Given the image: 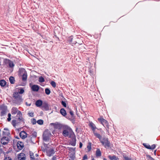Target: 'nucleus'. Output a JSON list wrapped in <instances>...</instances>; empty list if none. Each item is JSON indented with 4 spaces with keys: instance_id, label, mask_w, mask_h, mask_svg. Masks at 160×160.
<instances>
[{
    "instance_id": "23",
    "label": "nucleus",
    "mask_w": 160,
    "mask_h": 160,
    "mask_svg": "<svg viewBox=\"0 0 160 160\" xmlns=\"http://www.w3.org/2000/svg\"><path fill=\"white\" fill-rule=\"evenodd\" d=\"M18 122L16 120H13L12 121V124L14 127H15L18 124Z\"/></svg>"
},
{
    "instance_id": "21",
    "label": "nucleus",
    "mask_w": 160,
    "mask_h": 160,
    "mask_svg": "<svg viewBox=\"0 0 160 160\" xmlns=\"http://www.w3.org/2000/svg\"><path fill=\"white\" fill-rule=\"evenodd\" d=\"M60 112L62 115L65 116L66 115V112L65 110L63 108L61 109L60 110Z\"/></svg>"
},
{
    "instance_id": "33",
    "label": "nucleus",
    "mask_w": 160,
    "mask_h": 160,
    "mask_svg": "<svg viewBox=\"0 0 160 160\" xmlns=\"http://www.w3.org/2000/svg\"><path fill=\"white\" fill-rule=\"evenodd\" d=\"M156 147V145L155 144H153L151 146H150L149 149H153Z\"/></svg>"
},
{
    "instance_id": "40",
    "label": "nucleus",
    "mask_w": 160,
    "mask_h": 160,
    "mask_svg": "<svg viewBox=\"0 0 160 160\" xmlns=\"http://www.w3.org/2000/svg\"><path fill=\"white\" fill-rule=\"evenodd\" d=\"M89 151H90L91 149V145H88L87 147Z\"/></svg>"
},
{
    "instance_id": "30",
    "label": "nucleus",
    "mask_w": 160,
    "mask_h": 160,
    "mask_svg": "<svg viewBox=\"0 0 160 160\" xmlns=\"http://www.w3.org/2000/svg\"><path fill=\"white\" fill-rule=\"evenodd\" d=\"M143 145L146 148L148 149H149V148H150V145L148 144H146V143H143Z\"/></svg>"
},
{
    "instance_id": "46",
    "label": "nucleus",
    "mask_w": 160,
    "mask_h": 160,
    "mask_svg": "<svg viewBox=\"0 0 160 160\" xmlns=\"http://www.w3.org/2000/svg\"><path fill=\"white\" fill-rule=\"evenodd\" d=\"M70 114L72 115V116H73V112L71 111L70 112Z\"/></svg>"
},
{
    "instance_id": "57",
    "label": "nucleus",
    "mask_w": 160,
    "mask_h": 160,
    "mask_svg": "<svg viewBox=\"0 0 160 160\" xmlns=\"http://www.w3.org/2000/svg\"><path fill=\"white\" fill-rule=\"evenodd\" d=\"M150 157V158H151L152 159V157Z\"/></svg>"
},
{
    "instance_id": "53",
    "label": "nucleus",
    "mask_w": 160,
    "mask_h": 160,
    "mask_svg": "<svg viewBox=\"0 0 160 160\" xmlns=\"http://www.w3.org/2000/svg\"><path fill=\"white\" fill-rule=\"evenodd\" d=\"M75 143H73V144H72V145L73 146H75Z\"/></svg>"
},
{
    "instance_id": "5",
    "label": "nucleus",
    "mask_w": 160,
    "mask_h": 160,
    "mask_svg": "<svg viewBox=\"0 0 160 160\" xmlns=\"http://www.w3.org/2000/svg\"><path fill=\"white\" fill-rule=\"evenodd\" d=\"M10 138V137H8L4 136L1 139V143L3 145L6 144L9 142Z\"/></svg>"
},
{
    "instance_id": "45",
    "label": "nucleus",
    "mask_w": 160,
    "mask_h": 160,
    "mask_svg": "<svg viewBox=\"0 0 160 160\" xmlns=\"http://www.w3.org/2000/svg\"><path fill=\"white\" fill-rule=\"evenodd\" d=\"M11 120V117H8V118H7V120L8 121H10Z\"/></svg>"
},
{
    "instance_id": "10",
    "label": "nucleus",
    "mask_w": 160,
    "mask_h": 160,
    "mask_svg": "<svg viewBox=\"0 0 160 160\" xmlns=\"http://www.w3.org/2000/svg\"><path fill=\"white\" fill-rule=\"evenodd\" d=\"M18 148L19 150H22L24 147V144L23 142H21L18 141L17 143Z\"/></svg>"
},
{
    "instance_id": "27",
    "label": "nucleus",
    "mask_w": 160,
    "mask_h": 160,
    "mask_svg": "<svg viewBox=\"0 0 160 160\" xmlns=\"http://www.w3.org/2000/svg\"><path fill=\"white\" fill-rule=\"evenodd\" d=\"M45 92L46 94L47 95H49L50 93V90L48 88H46L45 89Z\"/></svg>"
},
{
    "instance_id": "18",
    "label": "nucleus",
    "mask_w": 160,
    "mask_h": 160,
    "mask_svg": "<svg viewBox=\"0 0 160 160\" xmlns=\"http://www.w3.org/2000/svg\"><path fill=\"white\" fill-rule=\"evenodd\" d=\"M108 158L111 160H119L118 158L115 155H113L112 156L109 155V156H108Z\"/></svg>"
},
{
    "instance_id": "42",
    "label": "nucleus",
    "mask_w": 160,
    "mask_h": 160,
    "mask_svg": "<svg viewBox=\"0 0 160 160\" xmlns=\"http://www.w3.org/2000/svg\"><path fill=\"white\" fill-rule=\"evenodd\" d=\"M88 159V157L86 155H85L83 157V160H85Z\"/></svg>"
},
{
    "instance_id": "41",
    "label": "nucleus",
    "mask_w": 160,
    "mask_h": 160,
    "mask_svg": "<svg viewBox=\"0 0 160 160\" xmlns=\"http://www.w3.org/2000/svg\"><path fill=\"white\" fill-rule=\"evenodd\" d=\"M124 158L125 160H131L128 157H124Z\"/></svg>"
},
{
    "instance_id": "55",
    "label": "nucleus",
    "mask_w": 160,
    "mask_h": 160,
    "mask_svg": "<svg viewBox=\"0 0 160 160\" xmlns=\"http://www.w3.org/2000/svg\"><path fill=\"white\" fill-rule=\"evenodd\" d=\"M103 160H107V159H106V158H104L103 159Z\"/></svg>"
},
{
    "instance_id": "2",
    "label": "nucleus",
    "mask_w": 160,
    "mask_h": 160,
    "mask_svg": "<svg viewBox=\"0 0 160 160\" xmlns=\"http://www.w3.org/2000/svg\"><path fill=\"white\" fill-rule=\"evenodd\" d=\"M101 143L103 145L105 148H108L110 147V142L108 141L107 138H103L100 140Z\"/></svg>"
},
{
    "instance_id": "28",
    "label": "nucleus",
    "mask_w": 160,
    "mask_h": 160,
    "mask_svg": "<svg viewBox=\"0 0 160 160\" xmlns=\"http://www.w3.org/2000/svg\"><path fill=\"white\" fill-rule=\"evenodd\" d=\"M37 123L39 125H41L43 124V120L41 119H40L37 121Z\"/></svg>"
},
{
    "instance_id": "34",
    "label": "nucleus",
    "mask_w": 160,
    "mask_h": 160,
    "mask_svg": "<svg viewBox=\"0 0 160 160\" xmlns=\"http://www.w3.org/2000/svg\"><path fill=\"white\" fill-rule=\"evenodd\" d=\"M103 126L105 127V125L106 126H108V122L106 120V122H103L102 124Z\"/></svg>"
},
{
    "instance_id": "15",
    "label": "nucleus",
    "mask_w": 160,
    "mask_h": 160,
    "mask_svg": "<svg viewBox=\"0 0 160 160\" xmlns=\"http://www.w3.org/2000/svg\"><path fill=\"white\" fill-rule=\"evenodd\" d=\"M19 111L18 110L17 108L15 107L13 108L12 109L11 113L12 114L15 115L17 113H18Z\"/></svg>"
},
{
    "instance_id": "49",
    "label": "nucleus",
    "mask_w": 160,
    "mask_h": 160,
    "mask_svg": "<svg viewBox=\"0 0 160 160\" xmlns=\"http://www.w3.org/2000/svg\"><path fill=\"white\" fill-rule=\"evenodd\" d=\"M4 130H6V131H7V130H8V129L7 128H4Z\"/></svg>"
},
{
    "instance_id": "43",
    "label": "nucleus",
    "mask_w": 160,
    "mask_h": 160,
    "mask_svg": "<svg viewBox=\"0 0 160 160\" xmlns=\"http://www.w3.org/2000/svg\"><path fill=\"white\" fill-rule=\"evenodd\" d=\"M4 160H12L11 158L9 157H6Z\"/></svg>"
},
{
    "instance_id": "4",
    "label": "nucleus",
    "mask_w": 160,
    "mask_h": 160,
    "mask_svg": "<svg viewBox=\"0 0 160 160\" xmlns=\"http://www.w3.org/2000/svg\"><path fill=\"white\" fill-rule=\"evenodd\" d=\"M13 97L18 102H20L22 100V96L19 95L18 92H16L14 93Z\"/></svg>"
},
{
    "instance_id": "8",
    "label": "nucleus",
    "mask_w": 160,
    "mask_h": 160,
    "mask_svg": "<svg viewBox=\"0 0 160 160\" xmlns=\"http://www.w3.org/2000/svg\"><path fill=\"white\" fill-rule=\"evenodd\" d=\"M21 70L22 71V72H23L22 75V80L23 81L26 80L27 77V74L26 72L25 71V70L23 69H22Z\"/></svg>"
},
{
    "instance_id": "13",
    "label": "nucleus",
    "mask_w": 160,
    "mask_h": 160,
    "mask_svg": "<svg viewBox=\"0 0 160 160\" xmlns=\"http://www.w3.org/2000/svg\"><path fill=\"white\" fill-rule=\"evenodd\" d=\"M89 126L91 127L93 132L95 131V130L96 129V127L95 125L92 122H90Z\"/></svg>"
},
{
    "instance_id": "48",
    "label": "nucleus",
    "mask_w": 160,
    "mask_h": 160,
    "mask_svg": "<svg viewBox=\"0 0 160 160\" xmlns=\"http://www.w3.org/2000/svg\"><path fill=\"white\" fill-rule=\"evenodd\" d=\"M8 117H11V114L10 113H9L8 114Z\"/></svg>"
},
{
    "instance_id": "29",
    "label": "nucleus",
    "mask_w": 160,
    "mask_h": 160,
    "mask_svg": "<svg viewBox=\"0 0 160 160\" xmlns=\"http://www.w3.org/2000/svg\"><path fill=\"white\" fill-rule=\"evenodd\" d=\"M39 81L40 82H42L44 81V79L42 77H40L39 78Z\"/></svg>"
},
{
    "instance_id": "54",
    "label": "nucleus",
    "mask_w": 160,
    "mask_h": 160,
    "mask_svg": "<svg viewBox=\"0 0 160 160\" xmlns=\"http://www.w3.org/2000/svg\"><path fill=\"white\" fill-rule=\"evenodd\" d=\"M36 155L37 156H38V154H36Z\"/></svg>"
},
{
    "instance_id": "1",
    "label": "nucleus",
    "mask_w": 160,
    "mask_h": 160,
    "mask_svg": "<svg viewBox=\"0 0 160 160\" xmlns=\"http://www.w3.org/2000/svg\"><path fill=\"white\" fill-rule=\"evenodd\" d=\"M72 133V130L69 127L67 126H64L63 127V130L62 133L64 137L70 136Z\"/></svg>"
},
{
    "instance_id": "32",
    "label": "nucleus",
    "mask_w": 160,
    "mask_h": 160,
    "mask_svg": "<svg viewBox=\"0 0 160 160\" xmlns=\"http://www.w3.org/2000/svg\"><path fill=\"white\" fill-rule=\"evenodd\" d=\"M31 122L34 125L37 122L36 121V120L34 118H33L32 119Z\"/></svg>"
},
{
    "instance_id": "56",
    "label": "nucleus",
    "mask_w": 160,
    "mask_h": 160,
    "mask_svg": "<svg viewBox=\"0 0 160 160\" xmlns=\"http://www.w3.org/2000/svg\"><path fill=\"white\" fill-rule=\"evenodd\" d=\"M72 38H71V40H70V42H71L72 41Z\"/></svg>"
},
{
    "instance_id": "14",
    "label": "nucleus",
    "mask_w": 160,
    "mask_h": 160,
    "mask_svg": "<svg viewBox=\"0 0 160 160\" xmlns=\"http://www.w3.org/2000/svg\"><path fill=\"white\" fill-rule=\"evenodd\" d=\"M31 89L32 91L37 92L39 89V87L38 85H33L32 86Z\"/></svg>"
},
{
    "instance_id": "39",
    "label": "nucleus",
    "mask_w": 160,
    "mask_h": 160,
    "mask_svg": "<svg viewBox=\"0 0 160 160\" xmlns=\"http://www.w3.org/2000/svg\"><path fill=\"white\" fill-rule=\"evenodd\" d=\"M30 157L31 158H32V159L33 158L34 159V158H33L32 157V156H33V153L30 152Z\"/></svg>"
},
{
    "instance_id": "6",
    "label": "nucleus",
    "mask_w": 160,
    "mask_h": 160,
    "mask_svg": "<svg viewBox=\"0 0 160 160\" xmlns=\"http://www.w3.org/2000/svg\"><path fill=\"white\" fill-rule=\"evenodd\" d=\"M1 116L5 115L8 112L7 107L4 105H2L1 107Z\"/></svg>"
},
{
    "instance_id": "3",
    "label": "nucleus",
    "mask_w": 160,
    "mask_h": 160,
    "mask_svg": "<svg viewBox=\"0 0 160 160\" xmlns=\"http://www.w3.org/2000/svg\"><path fill=\"white\" fill-rule=\"evenodd\" d=\"M51 133L48 130L45 131L43 133V139L45 141H47L49 139V137Z\"/></svg>"
},
{
    "instance_id": "25",
    "label": "nucleus",
    "mask_w": 160,
    "mask_h": 160,
    "mask_svg": "<svg viewBox=\"0 0 160 160\" xmlns=\"http://www.w3.org/2000/svg\"><path fill=\"white\" fill-rule=\"evenodd\" d=\"M3 134L4 135H6V137H9V136L10 134V133L8 130H7L5 132H3Z\"/></svg>"
},
{
    "instance_id": "38",
    "label": "nucleus",
    "mask_w": 160,
    "mask_h": 160,
    "mask_svg": "<svg viewBox=\"0 0 160 160\" xmlns=\"http://www.w3.org/2000/svg\"><path fill=\"white\" fill-rule=\"evenodd\" d=\"M89 72L91 74V75H93L94 73V72H93L92 70L91 69H89Z\"/></svg>"
},
{
    "instance_id": "37",
    "label": "nucleus",
    "mask_w": 160,
    "mask_h": 160,
    "mask_svg": "<svg viewBox=\"0 0 160 160\" xmlns=\"http://www.w3.org/2000/svg\"><path fill=\"white\" fill-rule=\"evenodd\" d=\"M29 116L31 117H33V113L30 112H29L28 113Z\"/></svg>"
},
{
    "instance_id": "35",
    "label": "nucleus",
    "mask_w": 160,
    "mask_h": 160,
    "mask_svg": "<svg viewBox=\"0 0 160 160\" xmlns=\"http://www.w3.org/2000/svg\"><path fill=\"white\" fill-rule=\"evenodd\" d=\"M62 105L64 107H66L67 106L66 103L65 102L62 101L61 102Z\"/></svg>"
},
{
    "instance_id": "47",
    "label": "nucleus",
    "mask_w": 160,
    "mask_h": 160,
    "mask_svg": "<svg viewBox=\"0 0 160 160\" xmlns=\"http://www.w3.org/2000/svg\"><path fill=\"white\" fill-rule=\"evenodd\" d=\"M52 159L53 160H56V157H55V156H54V157H53L52 158Z\"/></svg>"
},
{
    "instance_id": "20",
    "label": "nucleus",
    "mask_w": 160,
    "mask_h": 160,
    "mask_svg": "<svg viewBox=\"0 0 160 160\" xmlns=\"http://www.w3.org/2000/svg\"><path fill=\"white\" fill-rule=\"evenodd\" d=\"M101 155V152L99 149H98L96 151V157H100Z\"/></svg>"
},
{
    "instance_id": "16",
    "label": "nucleus",
    "mask_w": 160,
    "mask_h": 160,
    "mask_svg": "<svg viewBox=\"0 0 160 160\" xmlns=\"http://www.w3.org/2000/svg\"><path fill=\"white\" fill-rule=\"evenodd\" d=\"M17 117H18V120L20 122L22 120V114L20 111L18 112V113H17Z\"/></svg>"
},
{
    "instance_id": "24",
    "label": "nucleus",
    "mask_w": 160,
    "mask_h": 160,
    "mask_svg": "<svg viewBox=\"0 0 160 160\" xmlns=\"http://www.w3.org/2000/svg\"><path fill=\"white\" fill-rule=\"evenodd\" d=\"M9 80L11 84H13L14 82V78L13 77H10L9 78Z\"/></svg>"
},
{
    "instance_id": "26",
    "label": "nucleus",
    "mask_w": 160,
    "mask_h": 160,
    "mask_svg": "<svg viewBox=\"0 0 160 160\" xmlns=\"http://www.w3.org/2000/svg\"><path fill=\"white\" fill-rule=\"evenodd\" d=\"M98 120L101 122V124H102L103 122H104V121L106 122V120L102 118H98Z\"/></svg>"
},
{
    "instance_id": "22",
    "label": "nucleus",
    "mask_w": 160,
    "mask_h": 160,
    "mask_svg": "<svg viewBox=\"0 0 160 160\" xmlns=\"http://www.w3.org/2000/svg\"><path fill=\"white\" fill-rule=\"evenodd\" d=\"M6 84V82L4 80H2L0 81V85L2 87L4 86Z\"/></svg>"
},
{
    "instance_id": "51",
    "label": "nucleus",
    "mask_w": 160,
    "mask_h": 160,
    "mask_svg": "<svg viewBox=\"0 0 160 160\" xmlns=\"http://www.w3.org/2000/svg\"><path fill=\"white\" fill-rule=\"evenodd\" d=\"M26 105H28V106H30V105H31V104H28H28H27V102H26Z\"/></svg>"
},
{
    "instance_id": "31",
    "label": "nucleus",
    "mask_w": 160,
    "mask_h": 160,
    "mask_svg": "<svg viewBox=\"0 0 160 160\" xmlns=\"http://www.w3.org/2000/svg\"><path fill=\"white\" fill-rule=\"evenodd\" d=\"M51 84L52 85V86L54 88H55L56 86V84L55 82L53 81H52L51 82Z\"/></svg>"
},
{
    "instance_id": "19",
    "label": "nucleus",
    "mask_w": 160,
    "mask_h": 160,
    "mask_svg": "<svg viewBox=\"0 0 160 160\" xmlns=\"http://www.w3.org/2000/svg\"><path fill=\"white\" fill-rule=\"evenodd\" d=\"M93 133L94 135L96 137L98 138L100 140V139H101V136L99 134L97 133L96 132H95V131L93 132Z\"/></svg>"
},
{
    "instance_id": "44",
    "label": "nucleus",
    "mask_w": 160,
    "mask_h": 160,
    "mask_svg": "<svg viewBox=\"0 0 160 160\" xmlns=\"http://www.w3.org/2000/svg\"><path fill=\"white\" fill-rule=\"evenodd\" d=\"M82 143L81 142H80V143H79V147H80V148H81L82 147Z\"/></svg>"
},
{
    "instance_id": "11",
    "label": "nucleus",
    "mask_w": 160,
    "mask_h": 160,
    "mask_svg": "<svg viewBox=\"0 0 160 160\" xmlns=\"http://www.w3.org/2000/svg\"><path fill=\"white\" fill-rule=\"evenodd\" d=\"M6 62L8 64L9 67L10 68H13L14 66L13 62L9 60L6 59Z\"/></svg>"
},
{
    "instance_id": "12",
    "label": "nucleus",
    "mask_w": 160,
    "mask_h": 160,
    "mask_svg": "<svg viewBox=\"0 0 160 160\" xmlns=\"http://www.w3.org/2000/svg\"><path fill=\"white\" fill-rule=\"evenodd\" d=\"M20 137L22 139H24L27 137V134L24 131H22L19 134Z\"/></svg>"
},
{
    "instance_id": "50",
    "label": "nucleus",
    "mask_w": 160,
    "mask_h": 160,
    "mask_svg": "<svg viewBox=\"0 0 160 160\" xmlns=\"http://www.w3.org/2000/svg\"><path fill=\"white\" fill-rule=\"evenodd\" d=\"M156 150H155L154 151V154L155 155H156Z\"/></svg>"
},
{
    "instance_id": "9",
    "label": "nucleus",
    "mask_w": 160,
    "mask_h": 160,
    "mask_svg": "<svg viewBox=\"0 0 160 160\" xmlns=\"http://www.w3.org/2000/svg\"><path fill=\"white\" fill-rule=\"evenodd\" d=\"M18 158L19 160H25L26 159L25 155L23 153H20L18 155Z\"/></svg>"
},
{
    "instance_id": "7",
    "label": "nucleus",
    "mask_w": 160,
    "mask_h": 160,
    "mask_svg": "<svg viewBox=\"0 0 160 160\" xmlns=\"http://www.w3.org/2000/svg\"><path fill=\"white\" fill-rule=\"evenodd\" d=\"M46 152L48 155L49 156H51L54 154L55 152L54 149L52 148L47 149Z\"/></svg>"
},
{
    "instance_id": "17",
    "label": "nucleus",
    "mask_w": 160,
    "mask_h": 160,
    "mask_svg": "<svg viewBox=\"0 0 160 160\" xmlns=\"http://www.w3.org/2000/svg\"><path fill=\"white\" fill-rule=\"evenodd\" d=\"M42 101L41 100H39L36 101L35 104L37 106L39 107L42 105Z\"/></svg>"
},
{
    "instance_id": "36",
    "label": "nucleus",
    "mask_w": 160,
    "mask_h": 160,
    "mask_svg": "<svg viewBox=\"0 0 160 160\" xmlns=\"http://www.w3.org/2000/svg\"><path fill=\"white\" fill-rule=\"evenodd\" d=\"M24 92V90L22 89L21 88L20 90V91H19L18 93L19 94H22Z\"/></svg>"
},
{
    "instance_id": "58",
    "label": "nucleus",
    "mask_w": 160,
    "mask_h": 160,
    "mask_svg": "<svg viewBox=\"0 0 160 160\" xmlns=\"http://www.w3.org/2000/svg\"><path fill=\"white\" fill-rule=\"evenodd\" d=\"M92 160H94V159H92Z\"/></svg>"
},
{
    "instance_id": "52",
    "label": "nucleus",
    "mask_w": 160,
    "mask_h": 160,
    "mask_svg": "<svg viewBox=\"0 0 160 160\" xmlns=\"http://www.w3.org/2000/svg\"><path fill=\"white\" fill-rule=\"evenodd\" d=\"M1 58H0V66L1 65Z\"/></svg>"
}]
</instances>
